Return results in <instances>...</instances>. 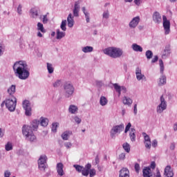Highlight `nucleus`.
<instances>
[{
  "mask_svg": "<svg viewBox=\"0 0 177 177\" xmlns=\"http://www.w3.org/2000/svg\"><path fill=\"white\" fill-rule=\"evenodd\" d=\"M13 70L19 80H27L30 77V72L27 70V63L25 61L15 62Z\"/></svg>",
  "mask_w": 177,
  "mask_h": 177,
  "instance_id": "nucleus-1",
  "label": "nucleus"
},
{
  "mask_svg": "<svg viewBox=\"0 0 177 177\" xmlns=\"http://www.w3.org/2000/svg\"><path fill=\"white\" fill-rule=\"evenodd\" d=\"M39 125V120H33L32 126L24 125L22 127V133L24 136L30 140V142H35L37 137L34 135L32 131H37Z\"/></svg>",
  "mask_w": 177,
  "mask_h": 177,
  "instance_id": "nucleus-2",
  "label": "nucleus"
},
{
  "mask_svg": "<svg viewBox=\"0 0 177 177\" xmlns=\"http://www.w3.org/2000/svg\"><path fill=\"white\" fill-rule=\"evenodd\" d=\"M104 53L113 59H118L122 56V50L115 47H109L104 50Z\"/></svg>",
  "mask_w": 177,
  "mask_h": 177,
  "instance_id": "nucleus-3",
  "label": "nucleus"
},
{
  "mask_svg": "<svg viewBox=\"0 0 177 177\" xmlns=\"http://www.w3.org/2000/svg\"><path fill=\"white\" fill-rule=\"evenodd\" d=\"M6 106L10 111H15L16 109V104L17 103V100L16 97L12 96V99H8L4 101Z\"/></svg>",
  "mask_w": 177,
  "mask_h": 177,
  "instance_id": "nucleus-4",
  "label": "nucleus"
},
{
  "mask_svg": "<svg viewBox=\"0 0 177 177\" xmlns=\"http://www.w3.org/2000/svg\"><path fill=\"white\" fill-rule=\"evenodd\" d=\"M46 161L48 157L46 155H41L38 160V167L40 171H45L46 169Z\"/></svg>",
  "mask_w": 177,
  "mask_h": 177,
  "instance_id": "nucleus-5",
  "label": "nucleus"
},
{
  "mask_svg": "<svg viewBox=\"0 0 177 177\" xmlns=\"http://www.w3.org/2000/svg\"><path fill=\"white\" fill-rule=\"evenodd\" d=\"M162 20L165 34V35H168V34L171 32V22L169 21V20H168V19H167V17L165 15L162 16Z\"/></svg>",
  "mask_w": 177,
  "mask_h": 177,
  "instance_id": "nucleus-6",
  "label": "nucleus"
},
{
  "mask_svg": "<svg viewBox=\"0 0 177 177\" xmlns=\"http://www.w3.org/2000/svg\"><path fill=\"white\" fill-rule=\"evenodd\" d=\"M64 89L66 92V97H70L74 93V86L69 82H66L64 85Z\"/></svg>",
  "mask_w": 177,
  "mask_h": 177,
  "instance_id": "nucleus-7",
  "label": "nucleus"
},
{
  "mask_svg": "<svg viewBox=\"0 0 177 177\" xmlns=\"http://www.w3.org/2000/svg\"><path fill=\"white\" fill-rule=\"evenodd\" d=\"M164 110H167V102H165L164 95H162L160 97V104L157 107V112L161 113Z\"/></svg>",
  "mask_w": 177,
  "mask_h": 177,
  "instance_id": "nucleus-8",
  "label": "nucleus"
},
{
  "mask_svg": "<svg viewBox=\"0 0 177 177\" xmlns=\"http://www.w3.org/2000/svg\"><path fill=\"white\" fill-rule=\"evenodd\" d=\"M124 131V124L115 126L111 130V138H114V135L115 133H121Z\"/></svg>",
  "mask_w": 177,
  "mask_h": 177,
  "instance_id": "nucleus-9",
  "label": "nucleus"
},
{
  "mask_svg": "<svg viewBox=\"0 0 177 177\" xmlns=\"http://www.w3.org/2000/svg\"><path fill=\"white\" fill-rule=\"evenodd\" d=\"M23 108L25 110L26 115H31V104L30 101L25 100L22 103Z\"/></svg>",
  "mask_w": 177,
  "mask_h": 177,
  "instance_id": "nucleus-10",
  "label": "nucleus"
},
{
  "mask_svg": "<svg viewBox=\"0 0 177 177\" xmlns=\"http://www.w3.org/2000/svg\"><path fill=\"white\" fill-rule=\"evenodd\" d=\"M140 21V17H136L133 18V19L129 23V28H135L138 27V24H139V22Z\"/></svg>",
  "mask_w": 177,
  "mask_h": 177,
  "instance_id": "nucleus-11",
  "label": "nucleus"
},
{
  "mask_svg": "<svg viewBox=\"0 0 177 177\" xmlns=\"http://www.w3.org/2000/svg\"><path fill=\"white\" fill-rule=\"evenodd\" d=\"M64 165L62 162H59L57 164V172L59 176H63L64 175Z\"/></svg>",
  "mask_w": 177,
  "mask_h": 177,
  "instance_id": "nucleus-12",
  "label": "nucleus"
},
{
  "mask_svg": "<svg viewBox=\"0 0 177 177\" xmlns=\"http://www.w3.org/2000/svg\"><path fill=\"white\" fill-rule=\"evenodd\" d=\"M153 20L154 23H156L157 24H160L161 21H162V19L161 18V15H160V12H155L153 15Z\"/></svg>",
  "mask_w": 177,
  "mask_h": 177,
  "instance_id": "nucleus-13",
  "label": "nucleus"
},
{
  "mask_svg": "<svg viewBox=\"0 0 177 177\" xmlns=\"http://www.w3.org/2000/svg\"><path fill=\"white\" fill-rule=\"evenodd\" d=\"M119 177H129V169L127 167L122 168L119 171Z\"/></svg>",
  "mask_w": 177,
  "mask_h": 177,
  "instance_id": "nucleus-14",
  "label": "nucleus"
},
{
  "mask_svg": "<svg viewBox=\"0 0 177 177\" xmlns=\"http://www.w3.org/2000/svg\"><path fill=\"white\" fill-rule=\"evenodd\" d=\"M142 176L144 177L153 176V172H151V169H150V167H145L142 169Z\"/></svg>",
  "mask_w": 177,
  "mask_h": 177,
  "instance_id": "nucleus-15",
  "label": "nucleus"
},
{
  "mask_svg": "<svg viewBox=\"0 0 177 177\" xmlns=\"http://www.w3.org/2000/svg\"><path fill=\"white\" fill-rule=\"evenodd\" d=\"M164 175L166 177H174V171L169 165L165 167Z\"/></svg>",
  "mask_w": 177,
  "mask_h": 177,
  "instance_id": "nucleus-16",
  "label": "nucleus"
},
{
  "mask_svg": "<svg viewBox=\"0 0 177 177\" xmlns=\"http://www.w3.org/2000/svg\"><path fill=\"white\" fill-rule=\"evenodd\" d=\"M113 87L115 88L116 92H118V96H121V91L127 92V88L124 86H120L117 83L113 84Z\"/></svg>",
  "mask_w": 177,
  "mask_h": 177,
  "instance_id": "nucleus-17",
  "label": "nucleus"
},
{
  "mask_svg": "<svg viewBox=\"0 0 177 177\" xmlns=\"http://www.w3.org/2000/svg\"><path fill=\"white\" fill-rule=\"evenodd\" d=\"M79 12H80V5L78 4V1H76L75 3V6L73 9V16H75V17H78V16H80V15L78 14Z\"/></svg>",
  "mask_w": 177,
  "mask_h": 177,
  "instance_id": "nucleus-18",
  "label": "nucleus"
},
{
  "mask_svg": "<svg viewBox=\"0 0 177 177\" xmlns=\"http://www.w3.org/2000/svg\"><path fill=\"white\" fill-rule=\"evenodd\" d=\"M136 78L138 81H140V80H143V78H145V75L142 74V70L139 68H136Z\"/></svg>",
  "mask_w": 177,
  "mask_h": 177,
  "instance_id": "nucleus-19",
  "label": "nucleus"
},
{
  "mask_svg": "<svg viewBox=\"0 0 177 177\" xmlns=\"http://www.w3.org/2000/svg\"><path fill=\"white\" fill-rule=\"evenodd\" d=\"M68 26L71 28L74 26V17L72 14H69L67 17Z\"/></svg>",
  "mask_w": 177,
  "mask_h": 177,
  "instance_id": "nucleus-20",
  "label": "nucleus"
},
{
  "mask_svg": "<svg viewBox=\"0 0 177 177\" xmlns=\"http://www.w3.org/2000/svg\"><path fill=\"white\" fill-rule=\"evenodd\" d=\"M8 93L11 96L13 97V95L16 93V85H12L8 89Z\"/></svg>",
  "mask_w": 177,
  "mask_h": 177,
  "instance_id": "nucleus-21",
  "label": "nucleus"
},
{
  "mask_svg": "<svg viewBox=\"0 0 177 177\" xmlns=\"http://www.w3.org/2000/svg\"><path fill=\"white\" fill-rule=\"evenodd\" d=\"M132 49L134 50V52H143V48L137 44H132Z\"/></svg>",
  "mask_w": 177,
  "mask_h": 177,
  "instance_id": "nucleus-22",
  "label": "nucleus"
},
{
  "mask_svg": "<svg viewBox=\"0 0 177 177\" xmlns=\"http://www.w3.org/2000/svg\"><path fill=\"white\" fill-rule=\"evenodd\" d=\"M169 55H171V49H169V48H165L162 57V59H165V57H167V56H169Z\"/></svg>",
  "mask_w": 177,
  "mask_h": 177,
  "instance_id": "nucleus-23",
  "label": "nucleus"
},
{
  "mask_svg": "<svg viewBox=\"0 0 177 177\" xmlns=\"http://www.w3.org/2000/svg\"><path fill=\"white\" fill-rule=\"evenodd\" d=\"M135 132H136L135 129H131L129 136L131 142H135V140H136V136L135 135Z\"/></svg>",
  "mask_w": 177,
  "mask_h": 177,
  "instance_id": "nucleus-24",
  "label": "nucleus"
},
{
  "mask_svg": "<svg viewBox=\"0 0 177 177\" xmlns=\"http://www.w3.org/2000/svg\"><path fill=\"white\" fill-rule=\"evenodd\" d=\"M122 102L124 104H127V106H131V104L133 103L132 100L127 97H123Z\"/></svg>",
  "mask_w": 177,
  "mask_h": 177,
  "instance_id": "nucleus-25",
  "label": "nucleus"
},
{
  "mask_svg": "<svg viewBox=\"0 0 177 177\" xmlns=\"http://www.w3.org/2000/svg\"><path fill=\"white\" fill-rule=\"evenodd\" d=\"M73 132L68 131H65L62 135V138L63 139V140H68V136H70V135H72Z\"/></svg>",
  "mask_w": 177,
  "mask_h": 177,
  "instance_id": "nucleus-26",
  "label": "nucleus"
},
{
  "mask_svg": "<svg viewBox=\"0 0 177 177\" xmlns=\"http://www.w3.org/2000/svg\"><path fill=\"white\" fill-rule=\"evenodd\" d=\"M78 111V107L75 106V105H71L68 109L69 113L71 114H75V112Z\"/></svg>",
  "mask_w": 177,
  "mask_h": 177,
  "instance_id": "nucleus-27",
  "label": "nucleus"
},
{
  "mask_svg": "<svg viewBox=\"0 0 177 177\" xmlns=\"http://www.w3.org/2000/svg\"><path fill=\"white\" fill-rule=\"evenodd\" d=\"M40 124L41 127H48V124H49V120H48V118H41Z\"/></svg>",
  "mask_w": 177,
  "mask_h": 177,
  "instance_id": "nucleus-28",
  "label": "nucleus"
},
{
  "mask_svg": "<svg viewBox=\"0 0 177 177\" xmlns=\"http://www.w3.org/2000/svg\"><path fill=\"white\" fill-rule=\"evenodd\" d=\"M82 52L84 53H89L90 52H93V47L92 46H85L82 48Z\"/></svg>",
  "mask_w": 177,
  "mask_h": 177,
  "instance_id": "nucleus-29",
  "label": "nucleus"
},
{
  "mask_svg": "<svg viewBox=\"0 0 177 177\" xmlns=\"http://www.w3.org/2000/svg\"><path fill=\"white\" fill-rule=\"evenodd\" d=\"M108 102L109 101L107 100V98H106V97L102 96L100 100V104H101V106H106Z\"/></svg>",
  "mask_w": 177,
  "mask_h": 177,
  "instance_id": "nucleus-30",
  "label": "nucleus"
},
{
  "mask_svg": "<svg viewBox=\"0 0 177 177\" xmlns=\"http://www.w3.org/2000/svg\"><path fill=\"white\" fill-rule=\"evenodd\" d=\"M122 147L127 153H129L131 151V146L127 142L124 143Z\"/></svg>",
  "mask_w": 177,
  "mask_h": 177,
  "instance_id": "nucleus-31",
  "label": "nucleus"
},
{
  "mask_svg": "<svg viewBox=\"0 0 177 177\" xmlns=\"http://www.w3.org/2000/svg\"><path fill=\"white\" fill-rule=\"evenodd\" d=\"M66 35V33L63 32H60V30L57 29V39H62L63 37Z\"/></svg>",
  "mask_w": 177,
  "mask_h": 177,
  "instance_id": "nucleus-32",
  "label": "nucleus"
},
{
  "mask_svg": "<svg viewBox=\"0 0 177 177\" xmlns=\"http://www.w3.org/2000/svg\"><path fill=\"white\" fill-rule=\"evenodd\" d=\"M30 13L32 17H37L38 16V10L35 8H33L30 10Z\"/></svg>",
  "mask_w": 177,
  "mask_h": 177,
  "instance_id": "nucleus-33",
  "label": "nucleus"
},
{
  "mask_svg": "<svg viewBox=\"0 0 177 177\" xmlns=\"http://www.w3.org/2000/svg\"><path fill=\"white\" fill-rule=\"evenodd\" d=\"M37 30L39 31H41V32H46L45 28H44V24H42L41 22L37 23Z\"/></svg>",
  "mask_w": 177,
  "mask_h": 177,
  "instance_id": "nucleus-34",
  "label": "nucleus"
},
{
  "mask_svg": "<svg viewBox=\"0 0 177 177\" xmlns=\"http://www.w3.org/2000/svg\"><path fill=\"white\" fill-rule=\"evenodd\" d=\"M146 57L148 60H150V59H152L153 57V52L150 50H148L145 53Z\"/></svg>",
  "mask_w": 177,
  "mask_h": 177,
  "instance_id": "nucleus-35",
  "label": "nucleus"
},
{
  "mask_svg": "<svg viewBox=\"0 0 177 177\" xmlns=\"http://www.w3.org/2000/svg\"><path fill=\"white\" fill-rule=\"evenodd\" d=\"M165 84H167V77L162 75L160 78L159 85L161 86V85H164Z\"/></svg>",
  "mask_w": 177,
  "mask_h": 177,
  "instance_id": "nucleus-36",
  "label": "nucleus"
},
{
  "mask_svg": "<svg viewBox=\"0 0 177 177\" xmlns=\"http://www.w3.org/2000/svg\"><path fill=\"white\" fill-rule=\"evenodd\" d=\"M47 70L49 74L53 73L54 69L51 64L47 63Z\"/></svg>",
  "mask_w": 177,
  "mask_h": 177,
  "instance_id": "nucleus-37",
  "label": "nucleus"
},
{
  "mask_svg": "<svg viewBox=\"0 0 177 177\" xmlns=\"http://www.w3.org/2000/svg\"><path fill=\"white\" fill-rule=\"evenodd\" d=\"M66 26H67V21L66 20L62 21L61 24V29L63 31H66L67 30V28H66Z\"/></svg>",
  "mask_w": 177,
  "mask_h": 177,
  "instance_id": "nucleus-38",
  "label": "nucleus"
},
{
  "mask_svg": "<svg viewBox=\"0 0 177 177\" xmlns=\"http://www.w3.org/2000/svg\"><path fill=\"white\" fill-rule=\"evenodd\" d=\"M52 131L56 133L57 131V127L59 126V123L55 122L52 124Z\"/></svg>",
  "mask_w": 177,
  "mask_h": 177,
  "instance_id": "nucleus-39",
  "label": "nucleus"
},
{
  "mask_svg": "<svg viewBox=\"0 0 177 177\" xmlns=\"http://www.w3.org/2000/svg\"><path fill=\"white\" fill-rule=\"evenodd\" d=\"M159 65L160 67V73L161 74L164 73V62H162V59L159 60Z\"/></svg>",
  "mask_w": 177,
  "mask_h": 177,
  "instance_id": "nucleus-40",
  "label": "nucleus"
},
{
  "mask_svg": "<svg viewBox=\"0 0 177 177\" xmlns=\"http://www.w3.org/2000/svg\"><path fill=\"white\" fill-rule=\"evenodd\" d=\"M13 149V147L12 145V143L8 142L7 145H6V151H10Z\"/></svg>",
  "mask_w": 177,
  "mask_h": 177,
  "instance_id": "nucleus-41",
  "label": "nucleus"
},
{
  "mask_svg": "<svg viewBox=\"0 0 177 177\" xmlns=\"http://www.w3.org/2000/svg\"><path fill=\"white\" fill-rule=\"evenodd\" d=\"M74 167L75 168L76 171H77V172H82V170L84 169V167L78 165H75Z\"/></svg>",
  "mask_w": 177,
  "mask_h": 177,
  "instance_id": "nucleus-42",
  "label": "nucleus"
},
{
  "mask_svg": "<svg viewBox=\"0 0 177 177\" xmlns=\"http://www.w3.org/2000/svg\"><path fill=\"white\" fill-rule=\"evenodd\" d=\"M82 174L83 176H88V175H89V170L84 167L83 170L82 171Z\"/></svg>",
  "mask_w": 177,
  "mask_h": 177,
  "instance_id": "nucleus-43",
  "label": "nucleus"
},
{
  "mask_svg": "<svg viewBox=\"0 0 177 177\" xmlns=\"http://www.w3.org/2000/svg\"><path fill=\"white\" fill-rule=\"evenodd\" d=\"M88 174L90 177H93L95 175H96V170L95 169H91L89 170Z\"/></svg>",
  "mask_w": 177,
  "mask_h": 177,
  "instance_id": "nucleus-44",
  "label": "nucleus"
},
{
  "mask_svg": "<svg viewBox=\"0 0 177 177\" xmlns=\"http://www.w3.org/2000/svg\"><path fill=\"white\" fill-rule=\"evenodd\" d=\"M142 136H144L145 142L151 141L150 137L146 133H142Z\"/></svg>",
  "mask_w": 177,
  "mask_h": 177,
  "instance_id": "nucleus-45",
  "label": "nucleus"
},
{
  "mask_svg": "<svg viewBox=\"0 0 177 177\" xmlns=\"http://www.w3.org/2000/svg\"><path fill=\"white\" fill-rule=\"evenodd\" d=\"M135 171L137 174H139V171H140V165L138 163H136L135 166Z\"/></svg>",
  "mask_w": 177,
  "mask_h": 177,
  "instance_id": "nucleus-46",
  "label": "nucleus"
},
{
  "mask_svg": "<svg viewBox=\"0 0 177 177\" xmlns=\"http://www.w3.org/2000/svg\"><path fill=\"white\" fill-rule=\"evenodd\" d=\"M145 147L147 149H151V141H145Z\"/></svg>",
  "mask_w": 177,
  "mask_h": 177,
  "instance_id": "nucleus-47",
  "label": "nucleus"
},
{
  "mask_svg": "<svg viewBox=\"0 0 177 177\" xmlns=\"http://www.w3.org/2000/svg\"><path fill=\"white\" fill-rule=\"evenodd\" d=\"M131 127H132V124H131V123H128V124L126 126V128L124 130L125 133H127V132H128V131H129V129H131Z\"/></svg>",
  "mask_w": 177,
  "mask_h": 177,
  "instance_id": "nucleus-48",
  "label": "nucleus"
},
{
  "mask_svg": "<svg viewBox=\"0 0 177 177\" xmlns=\"http://www.w3.org/2000/svg\"><path fill=\"white\" fill-rule=\"evenodd\" d=\"M61 82L60 80H57L53 84L54 88H57V86H60Z\"/></svg>",
  "mask_w": 177,
  "mask_h": 177,
  "instance_id": "nucleus-49",
  "label": "nucleus"
},
{
  "mask_svg": "<svg viewBox=\"0 0 177 177\" xmlns=\"http://www.w3.org/2000/svg\"><path fill=\"white\" fill-rule=\"evenodd\" d=\"M10 175H12V174L8 170L4 172V177H10Z\"/></svg>",
  "mask_w": 177,
  "mask_h": 177,
  "instance_id": "nucleus-50",
  "label": "nucleus"
},
{
  "mask_svg": "<svg viewBox=\"0 0 177 177\" xmlns=\"http://www.w3.org/2000/svg\"><path fill=\"white\" fill-rule=\"evenodd\" d=\"M119 160H125V153H122L119 155Z\"/></svg>",
  "mask_w": 177,
  "mask_h": 177,
  "instance_id": "nucleus-51",
  "label": "nucleus"
},
{
  "mask_svg": "<svg viewBox=\"0 0 177 177\" xmlns=\"http://www.w3.org/2000/svg\"><path fill=\"white\" fill-rule=\"evenodd\" d=\"M110 15L109 14V11H106V12H104V13H103V17H104V19H109V16Z\"/></svg>",
  "mask_w": 177,
  "mask_h": 177,
  "instance_id": "nucleus-52",
  "label": "nucleus"
},
{
  "mask_svg": "<svg viewBox=\"0 0 177 177\" xmlns=\"http://www.w3.org/2000/svg\"><path fill=\"white\" fill-rule=\"evenodd\" d=\"M74 120H75V122H77V124H81V119L80 118H78V116H75L74 118Z\"/></svg>",
  "mask_w": 177,
  "mask_h": 177,
  "instance_id": "nucleus-53",
  "label": "nucleus"
},
{
  "mask_svg": "<svg viewBox=\"0 0 177 177\" xmlns=\"http://www.w3.org/2000/svg\"><path fill=\"white\" fill-rule=\"evenodd\" d=\"M43 23H44V24H46L48 23V17H47V15H44V17H43Z\"/></svg>",
  "mask_w": 177,
  "mask_h": 177,
  "instance_id": "nucleus-54",
  "label": "nucleus"
},
{
  "mask_svg": "<svg viewBox=\"0 0 177 177\" xmlns=\"http://www.w3.org/2000/svg\"><path fill=\"white\" fill-rule=\"evenodd\" d=\"M156 62H158V56L155 55L153 59L151 60V63H156Z\"/></svg>",
  "mask_w": 177,
  "mask_h": 177,
  "instance_id": "nucleus-55",
  "label": "nucleus"
},
{
  "mask_svg": "<svg viewBox=\"0 0 177 177\" xmlns=\"http://www.w3.org/2000/svg\"><path fill=\"white\" fill-rule=\"evenodd\" d=\"M84 168L88 169V171H90L91 168H92V165L90 163H88Z\"/></svg>",
  "mask_w": 177,
  "mask_h": 177,
  "instance_id": "nucleus-56",
  "label": "nucleus"
},
{
  "mask_svg": "<svg viewBox=\"0 0 177 177\" xmlns=\"http://www.w3.org/2000/svg\"><path fill=\"white\" fill-rule=\"evenodd\" d=\"M134 3L137 5V6H139V5L142 3V0H134Z\"/></svg>",
  "mask_w": 177,
  "mask_h": 177,
  "instance_id": "nucleus-57",
  "label": "nucleus"
},
{
  "mask_svg": "<svg viewBox=\"0 0 177 177\" xmlns=\"http://www.w3.org/2000/svg\"><path fill=\"white\" fill-rule=\"evenodd\" d=\"M133 111H134V114H135V115H137V114H138V104H136L134 105Z\"/></svg>",
  "mask_w": 177,
  "mask_h": 177,
  "instance_id": "nucleus-58",
  "label": "nucleus"
},
{
  "mask_svg": "<svg viewBox=\"0 0 177 177\" xmlns=\"http://www.w3.org/2000/svg\"><path fill=\"white\" fill-rule=\"evenodd\" d=\"M86 23H89V13H85Z\"/></svg>",
  "mask_w": 177,
  "mask_h": 177,
  "instance_id": "nucleus-59",
  "label": "nucleus"
},
{
  "mask_svg": "<svg viewBox=\"0 0 177 177\" xmlns=\"http://www.w3.org/2000/svg\"><path fill=\"white\" fill-rule=\"evenodd\" d=\"M150 167L152 169H156V162H151Z\"/></svg>",
  "mask_w": 177,
  "mask_h": 177,
  "instance_id": "nucleus-60",
  "label": "nucleus"
},
{
  "mask_svg": "<svg viewBox=\"0 0 177 177\" xmlns=\"http://www.w3.org/2000/svg\"><path fill=\"white\" fill-rule=\"evenodd\" d=\"M157 140H153V142H152V144H151V146L153 147H157Z\"/></svg>",
  "mask_w": 177,
  "mask_h": 177,
  "instance_id": "nucleus-61",
  "label": "nucleus"
},
{
  "mask_svg": "<svg viewBox=\"0 0 177 177\" xmlns=\"http://www.w3.org/2000/svg\"><path fill=\"white\" fill-rule=\"evenodd\" d=\"M17 12L19 13V15H21V6L19 5L17 8Z\"/></svg>",
  "mask_w": 177,
  "mask_h": 177,
  "instance_id": "nucleus-62",
  "label": "nucleus"
},
{
  "mask_svg": "<svg viewBox=\"0 0 177 177\" xmlns=\"http://www.w3.org/2000/svg\"><path fill=\"white\" fill-rule=\"evenodd\" d=\"M65 147H66V149H70V147H71V143L65 144Z\"/></svg>",
  "mask_w": 177,
  "mask_h": 177,
  "instance_id": "nucleus-63",
  "label": "nucleus"
},
{
  "mask_svg": "<svg viewBox=\"0 0 177 177\" xmlns=\"http://www.w3.org/2000/svg\"><path fill=\"white\" fill-rule=\"evenodd\" d=\"M95 163L99 164V156H97L95 157Z\"/></svg>",
  "mask_w": 177,
  "mask_h": 177,
  "instance_id": "nucleus-64",
  "label": "nucleus"
}]
</instances>
